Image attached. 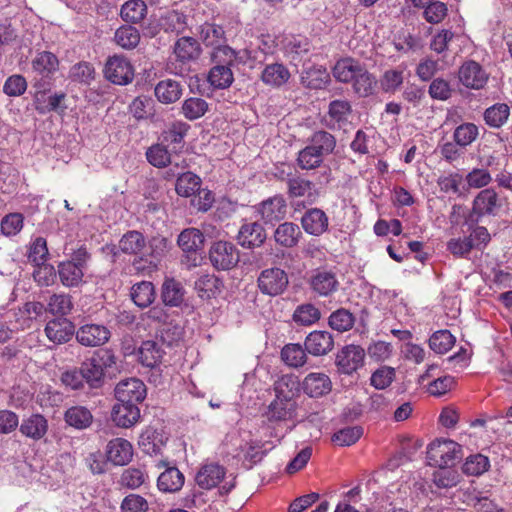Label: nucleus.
<instances>
[{
	"label": "nucleus",
	"instance_id": "obj_1",
	"mask_svg": "<svg viewBox=\"0 0 512 512\" xmlns=\"http://www.w3.org/2000/svg\"><path fill=\"white\" fill-rule=\"evenodd\" d=\"M297 383L292 376H282L276 381L275 399L268 406L266 416L271 422H285L296 415V402L293 399Z\"/></svg>",
	"mask_w": 512,
	"mask_h": 512
},
{
	"label": "nucleus",
	"instance_id": "obj_2",
	"mask_svg": "<svg viewBox=\"0 0 512 512\" xmlns=\"http://www.w3.org/2000/svg\"><path fill=\"white\" fill-rule=\"evenodd\" d=\"M335 148L334 137L325 131L314 133L311 142L299 151L297 162L301 169H315L321 165L325 155L330 154Z\"/></svg>",
	"mask_w": 512,
	"mask_h": 512
},
{
	"label": "nucleus",
	"instance_id": "obj_3",
	"mask_svg": "<svg viewBox=\"0 0 512 512\" xmlns=\"http://www.w3.org/2000/svg\"><path fill=\"white\" fill-rule=\"evenodd\" d=\"M89 259L90 254L82 246L73 251L70 259L60 262L58 264V275L61 283L69 288L80 286L83 282L84 271L87 269Z\"/></svg>",
	"mask_w": 512,
	"mask_h": 512
},
{
	"label": "nucleus",
	"instance_id": "obj_4",
	"mask_svg": "<svg viewBox=\"0 0 512 512\" xmlns=\"http://www.w3.org/2000/svg\"><path fill=\"white\" fill-rule=\"evenodd\" d=\"M115 364L116 357L114 353L111 350L103 349L83 362L81 371L86 382L92 387H97L104 377V370Z\"/></svg>",
	"mask_w": 512,
	"mask_h": 512
},
{
	"label": "nucleus",
	"instance_id": "obj_5",
	"mask_svg": "<svg viewBox=\"0 0 512 512\" xmlns=\"http://www.w3.org/2000/svg\"><path fill=\"white\" fill-rule=\"evenodd\" d=\"M461 456V446L452 440H435L427 448L429 463L440 468L453 466Z\"/></svg>",
	"mask_w": 512,
	"mask_h": 512
},
{
	"label": "nucleus",
	"instance_id": "obj_6",
	"mask_svg": "<svg viewBox=\"0 0 512 512\" xmlns=\"http://www.w3.org/2000/svg\"><path fill=\"white\" fill-rule=\"evenodd\" d=\"M46 311L40 302H27L18 310H11L5 313V319L12 325L14 332L22 331L32 327L34 321L40 318Z\"/></svg>",
	"mask_w": 512,
	"mask_h": 512
},
{
	"label": "nucleus",
	"instance_id": "obj_7",
	"mask_svg": "<svg viewBox=\"0 0 512 512\" xmlns=\"http://www.w3.org/2000/svg\"><path fill=\"white\" fill-rule=\"evenodd\" d=\"M209 260L217 270H229L239 262V252L233 243L217 241L210 247Z\"/></svg>",
	"mask_w": 512,
	"mask_h": 512
},
{
	"label": "nucleus",
	"instance_id": "obj_8",
	"mask_svg": "<svg viewBox=\"0 0 512 512\" xmlns=\"http://www.w3.org/2000/svg\"><path fill=\"white\" fill-rule=\"evenodd\" d=\"M259 290L269 296H278L282 294L289 283L286 272L277 267L263 270L258 276Z\"/></svg>",
	"mask_w": 512,
	"mask_h": 512
},
{
	"label": "nucleus",
	"instance_id": "obj_9",
	"mask_svg": "<svg viewBox=\"0 0 512 512\" xmlns=\"http://www.w3.org/2000/svg\"><path fill=\"white\" fill-rule=\"evenodd\" d=\"M75 337L77 342L84 347H101L109 342L111 331L103 324L87 323L76 330Z\"/></svg>",
	"mask_w": 512,
	"mask_h": 512
},
{
	"label": "nucleus",
	"instance_id": "obj_10",
	"mask_svg": "<svg viewBox=\"0 0 512 512\" xmlns=\"http://www.w3.org/2000/svg\"><path fill=\"white\" fill-rule=\"evenodd\" d=\"M104 74L111 83L126 85L133 80L134 69L127 58L114 55L107 60Z\"/></svg>",
	"mask_w": 512,
	"mask_h": 512
},
{
	"label": "nucleus",
	"instance_id": "obj_11",
	"mask_svg": "<svg viewBox=\"0 0 512 512\" xmlns=\"http://www.w3.org/2000/svg\"><path fill=\"white\" fill-rule=\"evenodd\" d=\"M460 83L468 89L480 90L485 87L489 74L475 61L464 62L458 71Z\"/></svg>",
	"mask_w": 512,
	"mask_h": 512
},
{
	"label": "nucleus",
	"instance_id": "obj_12",
	"mask_svg": "<svg viewBox=\"0 0 512 512\" xmlns=\"http://www.w3.org/2000/svg\"><path fill=\"white\" fill-rule=\"evenodd\" d=\"M115 397L119 402L138 405L146 397V386L137 378L122 380L115 388Z\"/></svg>",
	"mask_w": 512,
	"mask_h": 512
},
{
	"label": "nucleus",
	"instance_id": "obj_13",
	"mask_svg": "<svg viewBox=\"0 0 512 512\" xmlns=\"http://www.w3.org/2000/svg\"><path fill=\"white\" fill-rule=\"evenodd\" d=\"M255 208L266 224L281 221L287 214V203L281 195L269 197L255 206Z\"/></svg>",
	"mask_w": 512,
	"mask_h": 512
},
{
	"label": "nucleus",
	"instance_id": "obj_14",
	"mask_svg": "<svg viewBox=\"0 0 512 512\" xmlns=\"http://www.w3.org/2000/svg\"><path fill=\"white\" fill-rule=\"evenodd\" d=\"M301 388L310 398H320L331 392L332 381L326 373L311 372L304 377Z\"/></svg>",
	"mask_w": 512,
	"mask_h": 512
},
{
	"label": "nucleus",
	"instance_id": "obj_15",
	"mask_svg": "<svg viewBox=\"0 0 512 512\" xmlns=\"http://www.w3.org/2000/svg\"><path fill=\"white\" fill-rule=\"evenodd\" d=\"M158 469L165 468L157 479V486L160 491L174 493L179 491L184 485V475L174 466H169L166 461H159L156 464Z\"/></svg>",
	"mask_w": 512,
	"mask_h": 512
},
{
	"label": "nucleus",
	"instance_id": "obj_16",
	"mask_svg": "<svg viewBox=\"0 0 512 512\" xmlns=\"http://www.w3.org/2000/svg\"><path fill=\"white\" fill-rule=\"evenodd\" d=\"M365 352L358 345H347L337 355V365L344 374H351L363 365Z\"/></svg>",
	"mask_w": 512,
	"mask_h": 512
},
{
	"label": "nucleus",
	"instance_id": "obj_17",
	"mask_svg": "<svg viewBox=\"0 0 512 512\" xmlns=\"http://www.w3.org/2000/svg\"><path fill=\"white\" fill-rule=\"evenodd\" d=\"M105 452L107 460L114 465H126L133 458V446L128 440L123 438L110 440L107 443Z\"/></svg>",
	"mask_w": 512,
	"mask_h": 512
},
{
	"label": "nucleus",
	"instance_id": "obj_18",
	"mask_svg": "<svg viewBox=\"0 0 512 512\" xmlns=\"http://www.w3.org/2000/svg\"><path fill=\"white\" fill-rule=\"evenodd\" d=\"M237 240L243 248L260 247L266 240V232L260 223L247 222L240 227Z\"/></svg>",
	"mask_w": 512,
	"mask_h": 512
},
{
	"label": "nucleus",
	"instance_id": "obj_19",
	"mask_svg": "<svg viewBox=\"0 0 512 512\" xmlns=\"http://www.w3.org/2000/svg\"><path fill=\"white\" fill-rule=\"evenodd\" d=\"M305 349L313 356L328 354L334 346V340L328 331L315 330L309 333L304 342Z\"/></svg>",
	"mask_w": 512,
	"mask_h": 512
},
{
	"label": "nucleus",
	"instance_id": "obj_20",
	"mask_svg": "<svg viewBox=\"0 0 512 512\" xmlns=\"http://www.w3.org/2000/svg\"><path fill=\"white\" fill-rule=\"evenodd\" d=\"M139 418L140 409L136 404L117 401L113 406L111 419L118 427L130 428L138 422Z\"/></svg>",
	"mask_w": 512,
	"mask_h": 512
},
{
	"label": "nucleus",
	"instance_id": "obj_21",
	"mask_svg": "<svg viewBox=\"0 0 512 512\" xmlns=\"http://www.w3.org/2000/svg\"><path fill=\"white\" fill-rule=\"evenodd\" d=\"M45 334L49 341L54 344H63L68 342L73 334L74 325L66 318H58L49 321L45 326Z\"/></svg>",
	"mask_w": 512,
	"mask_h": 512
},
{
	"label": "nucleus",
	"instance_id": "obj_22",
	"mask_svg": "<svg viewBox=\"0 0 512 512\" xmlns=\"http://www.w3.org/2000/svg\"><path fill=\"white\" fill-rule=\"evenodd\" d=\"M301 225L306 233L320 236L328 229L329 220L323 210L311 208L303 214Z\"/></svg>",
	"mask_w": 512,
	"mask_h": 512
},
{
	"label": "nucleus",
	"instance_id": "obj_23",
	"mask_svg": "<svg viewBox=\"0 0 512 512\" xmlns=\"http://www.w3.org/2000/svg\"><path fill=\"white\" fill-rule=\"evenodd\" d=\"M500 208L498 195L494 189H483L473 201V214L478 217L495 215Z\"/></svg>",
	"mask_w": 512,
	"mask_h": 512
},
{
	"label": "nucleus",
	"instance_id": "obj_24",
	"mask_svg": "<svg viewBox=\"0 0 512 512\" xmlns=\"http://www.w3.org/2000/svg\"><path fill=\"white\" fill-rule=\"evenodd\" d=\"M225 476V469L218 463H205L196 474L195 481L202 489L216 487Z\"/></svg>",
	"mask_w": 512,
	"mask_h": 512
},
{
	"label": "nucleus",
	"instance_id": "obj_25",
	"mask_svg": "<svg viewBox=\"0 0 512 512\" xmlns=\"http://www.w3.org/2000/svg\"><path fill=\"white\" fill-rule=\"evenodd\" d=\"M351 105L346 100H334L329 104L326 122L332 129L344 128L349 123Z\"/></svg>",
	"mask_w": 512,
	"mask_h": 512
},
{
	"label": "nucleus",
	"instance_id": "obj_26",
	"mask_svg": "<svg viewBox=\"0 0 512 512\" xmlns=\"http://www.w3.org/2000/svg\"><path fill=\"white\" fill-rule=\"evenodd\" d=\"M19 430L25 437L37 441L46 435L48 421L41 414H32L22 420Z\"/></svg>",
	"mask_w": 512,
	"mask_h": 512
},
{
	"label": "nucleus",
	"instance_id": "obj_27",
	"mask_svg": "<svg viewBox=\"0 0 512 512\" xmlns=\"http://www.w3.org/2000/svg\"><path fill=\"white\" fill-rule=\"evenodd\" d=\"M364 66L359 61L346 57L338 60L333 69L332 74L334 78L342 83H349L355 80L358 74L362 71Z\"/></svg>",
	"mask_w": 512,
	"mask_h": 512
},
{
	"label": "nucleus",
	"instance_id": "obj_28",
	"mask_svg": "<svg viewBox=\"0 0 512 512\" xmlns=\"http://www.w3.org/2000/svg\"><path fill=\"white\" fill-rule=\"evenodd\" d=\"M312 290L320 296H328L338 289V281L334 273L317 270L310 279Z\"/></svg>",
	"mask_w": 512,
	"mask_h": 512
},
{
	"label": "nucleus",
	"instance_id": "obj_29",
	"mask_svg": "<svg viewBox=\"0 0 512 512\" xmlns=\"http://www.w3.org/2000/svg\"><path fill=\"white\" fill-rule=\"evenodd\" d=\"M201 48L196 39L192 37H181L174 44V54L178 61L188 63L198 59Z\"/></svg>",
	"mask_w": 512,
	"mask_h": 512
},
{
	"label": "nucleus",
	"instance_id": "obj_30",
	"mask_svg": "<svg viewBox=\"0 0 512 512\" xmlns=\"http://www.w3.org/2000/svg\"><path fill=\"white\" fill-rule=\"evenodd\" d=\"M212 57L220 65L228 66L236 63H246L250 58V53L247 50L235 51L229 46L219 44L214 48Z\"/></svg>",
	"mask_w": 512,
	"mask_h": 512
},
{
	"label": "nucleus",
	"instance_id": "obj_31",
	"mask_svg": "<svg viewBox=\"0 0 512 512\" xmlns=\"http://www.w3.org/2000/svg\"><path fill=\"white\" fill-rule=\"evenodd\" d=\"M301 236L302 233L299 226L293 222L280 224L274 232L276 243L286 248L296 246Z\"/></svg>",
	"mask_w": 512,
	"mask_h": 512
},
{
	"label": "nucleus",
	"instance_id": "obj_32",
	"mask_svg": "<svg viewBox=\"0 0 512 512\" xmlns=\"http://www.w3.org/2000/svg\"><path fill=\"white\" fill-rule=\"evenodd\" d=\"M64 420L68 426L77 430H84L92 424L93 415L84 406H72L65 411Z\"/></svg>",
	"mask_w": 512,
	"mask_h": 512
},
{
	"label": "nucleus",
	"instance_id": "obj_33",
	"mask_svg": "<svg viewBox=\"0 0 512 512\" xmlns=\"http://www.w3.org/2000/svg\"><path fill=\"white\" fill-rule=\"evenodd\" d=\"M184 288L174 278H165L162 284L161 297L165 305L178 307L184 301Z\"/></svg>",
	"mask_w": 512,
	"mask_h": 512
},
{
	"label": "nucleus",
	"instance_id": "obj_34",
	"mask_svg": "<svg viewBox=\"0 0 512 512\" xmlns=\"http://www.w3.org/2000/svg\"><path fill=\"white\" fill-rule=\"evenodd\" d=\"M155 288L149 281H141L134 284L130 290V297L139 308L150 306L155 300Z\"/></svg>",
	"mask_w": 512,
	"mask_h": 512
},
{
	"label": "nucleus",
	"instance_id": "obj_35",
	"mask_svg": "<svg viewBox=\"0 0 512 512\" xmlns=\"http://www.w3.org/2000/svg\"><path fill=\"white\" fill-rule=\"evenodd\" d=\"M290 78L289 70L281 63L267 65L262 73L261 80L269 86L280 87L288 82Z\"/></svg>",
	"mask_w": 512,
	"mask_h": 512
},
{
	"label": "nucleus",
	"instance_id": "obj_36",
	"mask_svg": "<svg viewBox=\"0 0 512 512\" xmlns=\"http://www.w3.org/2000/svg\"><path fill=\"white\" fill-rule=\"evenodd\" d=\"M157 99L164 104H171L180 99L182 88L179 82L166 79L160 81L154 89Z\"/></svg>",
	"mask_w": 512,
	"mask_h": 512
},
{
	"label": "nucleus",
	"instance_id": "obj_37",
	"mask_svg": "<svg viewBox=\"0 0 512 512\" xmlns=\"http://www.w3.org/2000/svg\"><path fill=\"white\" fill-rule=\"evenodd\" d=\"M510 116V107L505 103H496L485 109L483 118L490 128H501Z\"/></svg>",
	"mask_w": 512,
	"mask_h": 512
},
{
	"label": "nucleus",
	"instance_id": "obj_38",
	"mask_svg": "<svg viewBox=\"0 0 512 512\" xmlns=\"http://www.w3.org/2000/svg\"><path fill=\"white\" fill-rule=\"evenodd\" d=\"M147 14V5L143 0H128L120 10V16L125 22L139 23Z\"/></svg>",
	"mask_w": 512,
	"mask_h": 512
},
{
	"label": "nucleus",
	"instance_id": "obj_39",
	"mask_svg": "<svg viewBox=\"0 0 512 512\" xmlns=\"http://www.w3.org/2000/svg\"><path fill=\"white\" fill-rule=\"evenodd\" d=\"M188 129L189 125L185 122L175 121L171 123L162 132L163 144L167 146L173 145L174 148L181 147Z\"/></svg>",
	"mask_w": 512,
	"mask_h": 512
},
{
	"label": "nucleus",
	"instance_id": "obj_40",
	"mask_svg": "<svg viewBox=\"0 0 512 512\" xmlns=\"http://www.w3.org/2000/svg\"><path fill=\"white\" fill-rule=\"evenodd\" d=\"M321 318L320 310L311 303L301 304L293 312L292 319L299 326H311Z\"/></svg>",
	"mask_w": 512,
	"mask_h": 512
},
{
	"label": "nucleus",
	"instance_id": "obj_41",
	"mask_svg": "<svg viewBox=\"0 0 512 512\" xmlns=\"http://www.w3.org/2000/svg\"><path fill=\"white\" fill-rule=\"evenodd\" d=\"M58 58L51 52H39L32 60V68L42 76H48L58 69Z\"/></svg>",
	"mask_w": 512,
	"mask_h": 512
},
{
	"label": "nucleus",
	"instance_id": "obj_42",
	"mask_svg": "<svg viewBox=\"0 0 512 512\" xmlns=\"http://www.w3.org/2000/svg\"><path fill=\"white\" fill-rule=\"evenodd\" d=\"M146 248L144 236L138 231H129L119 241V249L126 254L137 255Z\"/></svg>",
	"mask_w": 512,
	"mask_h": 512
},
{
	"label": "nucleus",
	"instance_id": "obj_43",
	"mask_svg": "<svg viewBox=\"0 0 512 512\" xmlns=\"http://www.w3.org/2000/svg\"><path fill=\"white\" fill-rule=\"evenodd\" d=\"M203 243V233L196 228L185 229L178 236V245L185 252L196 251L202 247Z\"/></svg>",
	"mask_w": 512,
	"mask_h": 512
},
{
	"label": "nucleus",
	"instance_id": "obj_44",
	"mask_svg": "<svg viewBox=\"0 0 512 512\" xmlns=\"http://www.w3.org/2000/svg\"><path fill=\"white\" fill-rule=\"evenodd\" d=\"M288 192L291 197H308L311 202L315 201L317 193L313 191V183L301 177L290 178L287 182Z\"/></svg>",
	"mask_w": 512,
	"mask_h": 512
},
{
	"label": "nucleus",
	"instance_id": "obj_45",
	"mask_svg": "<svg viewBox=\"0 0 512 512\" xmlns=\"http://www.w3.org/2000/svg\"><path fill=\"white\" fill-rule=\"evenodd\" d=\"M114 40L117 45L124 49H133L140 42V33L133 26L123 25L115 31Z\"/></svg>",
	"mask_w": 512,
	"mask_h": 512
},
{
	"label": "nucleus",
	"instance_id": "obj_46",
	"mask_svg": "<svg viewBox=\"0 0 512 512\" xmlns=\"http://www.w3.org/2000/svg\"><path fill=\"white\" fill-rule=\"evenodd\" d=\"M201 179L192 172L180 175L176 181V192L182 197H191L199 190Z\"/></svg>",
	"mask_w": 512,
	"mask_h": 512
},
{
	"label": "nucleus",
	"instance_id": "obj_47",
	"mask_svg": "<svg viewBox=\"0 0 512 512\" xmlns=\"http://www.w3.org/2000/svg\"><path fill=\"white\" fill-rule=\"evenodd\" d=\"M282 360L290 367L298 368L307 361L305 349L300 344H287L281 351Z\"/></svg>",
	"mask_w": 512,
	"mask_h": 512
},
{
	"label": "nucleus",
	"instance_id": "obj_48",
	"mask_svg": "<svg viewBox=\"0 0 512 512\" xmlns=\"http://www.w3.org/2000/svg\"><path fill=\"white\" fill-rule=\"evenodd\" d=\"M138 358L144 366L154 367L160 362L162 351L154 341H144L138 350Z\"/></svg>",
	"mask_w": 512,
	"mask_h": 512
},
{
	"label": "nucleus",
	"instance_id": "obj_49",
	"mask_svg": "<svg viewBox=\"0 0 512 512\" xmlns=\"http://www.w3.org/2000/svg\"><path fill=\"white\" fill-rule=\"evenodd\" d=\"M454 344L455 337L449 330H438L429 338V346L437 354L447 353Z\"/></svg>",
	"mask_w": 512,
	"mask_h": 512
},
{
	"label": "nucleus",
	"instance_id": "obj_50",
	"mask_svg": "<svg viewBox=\"0 0 512 512\" xmlns=\"http://www.w3.org/2000/svg\"><path fill=\"white\" fill-rule=\"evenodd\" d=\"M479 136V128L474 123H463L457 126L453 133L454 141L458 146L467 147Z\"/></svg>",
	"mask_w": 512,
	"mask_h": 512
},
{
	"label": "nucleus",
	"instance_id": "obj_51",
	"mask_svg": "<svg viewBox=\"0 0 512 512\" xmlns=\"http://www.w3.org/2000/svg\"><path fill=\"white\" fill-rule=\"evenodd\" d=\"M148 479L147 472L140 467H129L125 469L120 477V484L128 489H137Z\"/></svg>",
	"mask_w": 512,
	"mask_h": 512
},
{
	"label": "nucleus",
	"instance_id": "obj_52",
	"mask_svg": "<svg viewBox=\"0 0 512 512\" xmlns=\"http://www.w3.org/2000/svg\"><path fill=\"white\" fill-rule=\"evenodd\" d=\"M352 84L353 90L357 95L367 97L373 94L377 81L376 78L363 67Z\"/></svg>",
	"mask_w": 512,
	"mask_h": 512
},
{
	"label": "nucleus",
	"instance_id": "obj_53",
	"mask_svg": "<svg viewBox=\"0 0 512 512\" xmlns=\"http://www.w3.org/2000/svg\"><path fill=\"white\" fill-rule=\"evenodd\" d=\"M160 26L165 31L177 34L184 32L187 27V17L178 11H169L160 19Z\"/></svg>",
	"mask_w": 512,
	"mask_h": 512
},
{
	"label": "nucleus",
	"instance_id": "obj_54",
	"mask_svg": "<svg viewBox=\"0 0 512 512\" xmlns=\"http://www.w3.org/2000/svg\"><path fill=\"white\" fill-rule=\"evenodd\" d=\"M169 241L162 236L153 237L149 242V259L146 261L151 267H157L160 259L166 255L169 250Z\"/></svg>",
	"mask_w": 512,
	"mask_h": 512
},
{
	"label": "nucleus",
	"instance_id": "obj_55",
	"mask_svg": "<svg viewBox=\"0 0 512 512\" xmlns=\"http://www.w3.org/2000/svg\"><path fill=\"white\" fill-rule=\"evenodd\" d=\"M208 80L215 88L224 89L232 84L233 73L228 66L217 65L210 70Z\"/></svg>",
	"mask_w": 512,
	"mask_h": 512
},
{
	"label": "nucleus",
	"instance_id": "obj_56",
	"mask_svg": "<svg viewBox=\"0 0 512 512\" xmlns=\"http://www.w3.org/2000/svg\"><path fill=\"white\" fill-rule=\"evenodd\" d=\"M200 38L207 46L215 48L222 43L224 30L219 25L206 22L200 26Z\"/></svg>",
	"mask_w": 512,
	"mask_h": 512
},
{
	"label": "nucleus",
	"instance_id": "obj_57",
	"mask_svg": "<svg viewBox=\"0 0 512 512\" xmlns=\"http://www.w3.org/2000/svg\"><path fill=\"white\" fill-rule=\"evenodd\" d=\"M219 288V280L210 274L201 275L195 281V290L202 299H209L215 295Z\"/></svg>",
	"mask_w": 512,
	"mask_h": 512
},
{
	"label": "nucleus",
	"instance_id": "obj_58",
	"mask_svg": "<svg viewBox=\"0 0 512 512\" xmlns=\"http://www.w3.org/2000/svg\"><path fill=\"white\" fill-rule=\"evenodd\" d=\"M69 78L74 82L90 84L95 78V69L89 62H79L71 67Z\"/></svg>",
	"mask_w": 512,
	"mask_h": 512
},
{
	"label": "nucleus",
	"instance_id": "obj_59",
	"mask_svg": "<svg viewBox=\"0 0 512 512\" xmlns=\"http://www.w3.org/2000/svg\"><path fill=\"white\" fill-rule=\"evenodd\" d=\"M73 308L71 297L66 294H54L47 304V311L53 315H68Z\"/></svg>",
	"mask_w": 512,
	"mask_h": 512
},
{
	"label": "nucleus",
	"instance_id": "obj_60",
	"mask_svg": "<svg viewBox=\"0 0 512 512\" xmlns=\"http://www.w3.org/2000/svg\"><path fill=\"white\" fill-rule=\"evenodd\" d=\"M208 109V104L204 99L192 97L186 99L182 105V112L189 120H195L202 117Z\"/></svg>",
	"mask_w": 512,
	"mask_h": 512
},
{
	"label": "nucleus",
	"instance_id": "obj_61",
	"mask_svg": "<svg viewBox=\"0 0 512 512\" xmlns=\"http://www.w3.org/2000/svg\"><path fill=\"white\" fill-rule=\"evenodd\" d=\"M48 256L47 242L43 237L35 238L29 247L28 259L35 266L44 265Z\"/></svg>",
	"mask_w": 512,
	"mask_h": 512
},
{
	"label": "nucleus",
	"instance_id": "obj_62",
	"mask_svg": "<svg viewBox=\"0 0 512 512\" xmlns=\"http://www.w3.org/2000/svg\"><path fill=\"white\" fill-rule=\"evenodd\" d=\"M354 324L353 315L346 309H339L333 312L329 317V325L332 329L339 332H345L352 328Z\"/></svg>",
	"mask_w": 512,
	"mask_h": 512
},
{
	"label": "nucleus",
	"instance_id": "obj_63",
	"mask_svg": "<svg viewBox=\"0 0 512 512\" xmlns=\"http://www.w3.org/2000/svg\"><path fill=\"white\" fill-rule=\"evenodd\" d=\"M329 80V74L323 67H314L306 72L302 77L303 83L313 89H320L326 85Z\"/></svg>",
	"mask_w": 512,
	"mask_h": 512
},
{
	"label": "nucleus",
	"instance_id": "obj_64",
	"mask_svg": "<svg viewBox=\"0 0 512 512\" xmlns=\"http://www.w3.org/2000/svg\"><path fill=\"white\" fill-rule=\"evenodd\" d=\"M363 434V429L360 426L345 427L336 432L332 440L340 446H350L356 443Z\"/></svg>",
	"mask_w": 512,
	"mask_h": 512
}]
</instances>
